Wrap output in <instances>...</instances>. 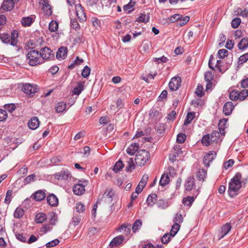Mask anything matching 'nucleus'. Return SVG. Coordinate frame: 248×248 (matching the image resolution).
Returning <instances> with one entry per match:
<instances>
[{
	"label": "nucleus",
	"instance_id": "nucleus-42",
	"mask_svg": "<svg viewBox=\"0 0 248 248\" xmlns=\"http://www.w3.org/2000/svg\"><path fill=\"white\" fill-rule=\"evenodd\" d=\"M127 166L126 167V170L127 171H131L135 168L134 160L132 158H130L127 161Z\"/></svg>",
	"mask_w": 248,
	"mask_h": 248
},
{
	"label": "nucleus",
	"instance_id": "nucleus-23",
	"mask_svg": "<svg viewBox=\"0 0 248 248\" xmlns=\"http://www.w3.org/2000/svg\"><path fill=\"white\" fill-rule=\"evenodd\" d=\"M170 182V178L168 174L163 173L160 178L159 185L162 186H164L168 185Z\"/></svg>",
	"mask_w": 248,
	"mask_h": 248
},
{
	"label": "nucleus",
	"instance_id": "nucleus-45",
	"mask_svg": "<svg viewBox=\"0 0 248 248\" xmlns=\"http://www.w3.org/2000/svg\"><path fill=\"white\" fill-rule=\"evenodd\" d=\"M211 140L214 142L217 141L220 137V133L217 131H214L210 135Z\"/></svg>",
	"mask_w": 248,
	"mask_h": 248
},
{
	"label": "nucleus",
	"instance_id": "nucleus-16",
	"mask_svg": "<svg viewBox=\"0 0 248 248\" xmlns=\"http://www.w3.org/2000/svg\"><path fill=\"white\" fill-rule=\"evenodd\" d=\"M186 190L191 191L195 186V179L193 177H189L186 181L185 185Z\"/></svg>",
	"mask_w": 248,
	"mask_h": 248
},
{
	"label": "nucleus",
	"instance_id": "nucleus-62",
	"mask_svg": "<svg viewBox=\"0 0 248 248\" xmlns=\"http://www.w3.org/2000/svg\"><path fill=\"white\" fill-rule=\"evenodd\" d=\"M36 177L34 174H32L26 177L24 179V183L26 184H29L31 181H33Z\"/></svg>",
	"mask_w": 248,
	"mask_h": 248
},
{
	"label": "nucleus",
	"instance_id": "nucleus-5",
	"mask_svg": "<svg viewBox=\"0 0 248 248\" xmlns=\"http://www.w3.org/2000/svg\"><path fill=\"white\" fill-rule=\"evenodd\" d=\"M71 177V172L67 169H63L61 171L54 174L55 178L59 180H70Z\"/></svg>",
	"mask_w": 248,
	"mask_h": 248
},
{
	"label": "nucleus",
	"instance_id": "nucleus-54",
	"mask_svg": "<svg viewBox=\"0 0 248 248\" xmlns=\"http://www.w3.org/2000/svg\"><path fill=\"white\" fill-rule=\"evenodd\" d=\"M204 78L206 81H211L213 79V74L211 71L207 72L204 74Z\"/></svg>",
	"mask_w": 248,
	"mask_h": 248
},
{
	"label": "nucleus",
	"instance_id": "nucleus-55",
	"mask_svg": "<svg viewBox=\"0 0 248 248\" xmlns=\"http://www.w3.org/2000/svg\"><path fill=\"white\" fill-rule=\"evenodd\" d=\"M148 178V175L146 174H145L143 175L140 180V181L139 183V184L141 185V186L144 187L146 186Z\"/></svg>",
	"mask_w": 248,
	"mask_h": 248
},
{
	"label": "nucleus",
	"instance_id": "nucleus-46",
	"mask_svg": "<svg viewBox=\"0 0 248 248\" xmlns=\"http://www.w3.org/2000/svg\"><path fill=\"white\" fill-rule=\"evenodd\" d=\"M157 205L158 207L165 209L169 206L168 202L164 200H159L157 202Z\"/></svg>",
	"mask_w": 248,
	"mask_h": 248
},
{
	"label": "nucleus",
	"instance_id": "nucleus-6",
	"mask_svg": "<svg viewBox=\"0 0 248 248\" xmlns=\"http://www.w3.org/2000/svg\"><path fill=\"white\" fill-rule=\"evenodd\" d=\"M75 10L77 16L80 22H84L86 20V14L84 12L83 7L81 4H78L75 6Z\"/></svg>",
	"mask_w": 248,
	"mask_h": 248
},
{
	"label": "nucleus",
	"instance_id": "nucleus-13",
	"mask_svg": "<svg viewBox=\"0 0 248 248\" xmlns=\"http://www.w3.org/2000/svg\"><path fill=\"white\" fill-rule=\"evenodd\" d=\"M233 108L234 106L233 103L232 102H227L223 106V113L226 116L230 115L232 113Z\"/></svg>",
	"mask_w": 248,
	"mask_h": 248
},
{
	"label": "nucleus",
	"instance_id": "nucleus-39",
	"mask_svg": "<svg viewBox=\"0 0 248 248\" xmlns=\"http://www.w3.org/2000/svg\"><path fill=\"white\" fill-rule=\"evenodd\" d=\"M124 165L123 163V162L119 160L118 161L116 162L115 164L114 165L113 170L115 172L117 173L119 172L123 167Z\"/></svg>",
	"mask_w": 248,
	"mask_h": 248
},
{
	"label": "nucleus",
	"instance_id": "nucleus-48",
	"mask_svg": "<svg viewBox=\"0 0 248 248\" xmlns=\"http://www.w3.org/2000/svg\"><path fill=\"white\" fill-rule=\"evenodd\" d=\"M241 19L239 18H234L232 21V27L234 29L238 28L241 23Z\"/></svg>",
	"mask_w": 248,
	"mask_h": 248
},
{
	"label": "nucleus",
	"instance_id": "nucleus-21",
	"mask_svg": "<svg viewBox=\"0 0 248 248\" xmlns=\"http://www.w3.org/2000/svg\"><path fill=\"white\" fill-rule=\"evenodd\" d=\"M139 145L138 143H132L131 144L127 149V153L130 155H133L139 149Z\"/></svg>",
	"mask_w": 248,
	"mask_h": 248
},
{
	"label": "nucleus",
	"instance_id": "nucleus-37",
	"mask_svg": "<svg viewBox=\"0 0 248 248\" xmlns=\"http://www.w3.org/2000/svg\"><path fill=\"white\" fill-rule=\"evenodd\" d=\"M202 142L203 145L208 146L211 143L214 142L213 141H211V137L209 134L206 135L204 136L202 139Z\"/></svg>",
	"mask_w": 248,
	"mask_h": 248
},
{
	"label": "nucleus",
	"instance_id": "nucleus-3",
	"mask_svg": "<svg viewBox=\"0 0 248 248\" xmlns=\"http://www.w3.org/2000/svg\"><path fill=\"white\" fill-rule=\"evenodd\" d=\"M150 158V154L145 150L138 151L135 159L137 165L143 166L145 165Z\"/></svg>",
	"mask_w": 248,
	"mask_h": 248
},
{
	"label": "nucleus",
	"instance_id": "nucleus-35",
	"mask_svg": "<svg viewBox=\"0 0 248 248\" xmlns=\"http://www.w3.org/2000/svg\"><path fill=\"white\" fill-rule=\"evenodd\" d=\"M58 27V23L56 21L52 20L49 24L48 29L50 31L54 32L57 31Z\"/></svg>",
	"mask_w": 248,
	"mask_h": 248
},
{
	"label": "nucleus",
	"instance_id": "nucleus-30",
	"mask_svg": "<svg viewBox=\"0 0 248 248\" xmlns=\"http://www.w3.org/2000/svg\"><path fill=\"white\" fill-rule=\"evenodd\" d=\"M195 115V114L193 112H188L186 115V119L184 122V125L186 126L188 124H189L191 122L192 120L194 118Z\"/></svg>",
	"mask_w": 248,
	"mask_h": 248
},
{
	"label": "nucleus",
	"instance_id": "nucleus-47",
	"mask_svg": "<svg viewBox=\"0 0 248 248\" xmlns=\"http://www.w3.org/2000/svg\"><path fill=\"white\" fill-rule=\"evenodd\" d=\"M91 69L88 66H85L82 70L81 75L84 78H87L90 74Z\"/></svg>",
	"mask_w": 248,
	"mask_h": 248
},
{
	"label": "nucleus",
	"instance_id": "nucleus-25",
	"mask_svg": "<svg viewBox=\"0 0 248 248\" xmlns=\"http://www.w3.org/2000/svg\"><path fill=\"white\" fill-rule=\"evenodd\" d=\"M18 36V33L17 31L14 30L12 32L11 37L10 36V40H11L10 42L11 45L15 46L17 44Z\"/></svg>",
	"mask_w": 248,
	"mask_h": 248
},
{
	"label": "nucleus",
	"instance_id": "nucleus-4",
	"mask_svg": "<svg viewBox=\"0 0 248 248\" xmlns=\"http://www.w3.org/2000/svg\"><path fill=\"white\" fill-rule=\"evenodd\" d=\"M41 58L43 59V63L45 61H48L54 57L53 51L48 47H44L39 52Z\"/></svg>",
	"mask_w": 248,
	"mask_h": 248
},
{
	"label": "nucleus",
	"instance_id": "nucleus-40",
	"mask_svg": "<svg viewBox=\"0 0 248 248\" xmlns=\"http://www.w3.org/2000/svg\"><path fill=\"white\" fill-rule=\"evenodd\" d=\"M194 201V198L192 196H188L186 198H184L183 199V203L185 205L190 206L191 204Z\"/></svg>",
	"mask_w": 248,
	"mask_h": 248
},
{
	"label": "nucleus",
	"instance_id": "nucleus-34",
	"mask_svg": "<svg viewBox=\"0 0 248 248\" xmlns=\"http://www.w3.org/2000/svg\"><path fill=\"white\" fill-rule=\"evenodd\" d=\"M207 175V171L204 169H200L197 172V176L199 180H204Z\"/></svg>",
	"mask_w": 248,
	"mask_h": 248
},
{
	"label": "nucleus",
	"instance_id": "nucleus-11",
	"mask_svg": "<svg viewBox=\"0 0 248 248\" xmlns=\"http://www.w3.org/2000/svg\"><path fill=\"white\" fill-rule=\"evenodd\" d=\"M216 153L215 151H210L206 154L203 159L204 165L208 167H209V164L216 157Z\"/></svg>",
	"mask_w": 248,
	"mask_h": 248
},
{
	"label": "nucleus",
	"instance_id": "nucleus-20",
	"mask_svg": "<svg viewBox=\"0 0 248 248\" xmlns=\"http://www.w3.org/2000/svg\"><path fill=\"white\" fill-rule=\"evenodd\" d=\"M131 226L130 224H124L122 225L117 230L120 231L121 232H123L126 235H128L131 232Z\"/></svg>",
	"mask_w": 248,
	"mask_h": 248
},
{
	"label": "nucleus",
	"instance_id": "nucleus-14",
	"mask_svg": "<svg viewBox=\"0 0 248 248\" xmlns=\"http://www.w3.org/2000/svg\"><path fill=\"white\" fill-rule=\"evenodd\" d=\"M40 124V122L37 117H33L28 122L29 128L32 130H35L38 127Z\"/></svg>",
	"mask_w": 248,
	"mask_h": 248
},
{
	"label": "nucleus",
	"instance_id": "nucleus-9",
	"mask_svg": "<svg viewBox=\"0 0 248 248\" xmlns=\"http://www.w3.org/2000/svg\"><path fill=\"white\" fill-rule=\"evenodd\" d=\"M88 184L87 181H82V183H78L75 185L73 187L74 193L77 195L82 194L85 191V186Z\"/></svg>",
	"mask_w": 248,
	"mask_h": 248
},
{
	"label": "nucleus",
	"instance_id": "nucleus-24",
	"mask_svg": "<svg viewBox=\"0 0 248 248\" xmlns=\"http://www.w3.org/2000/svg\"><path fill=\"white\" fill-rule=\"evenodd\" d=\"M85 82L82 81L78 83L77 86L74 88L73 93L74 94L79 95L84 89Z\"/></svg>",
	"mask_w": 248,
	"mask_h": 248
},
{
	"label": "nucleus",
	"instance_id": "nucleus-7",
	"mask_svg": "<svg viewBox=\"0 0 248 248\" xmlns=\"http://www.w3.org/2000/svg\"><path fill=\"white\" fill-rule=\"evenodd\" d=\"M181 78L179 77L172 78L169 84V87L171 91L177 90L180 86Z\"/></svg>",
	"mask_w": 248,
	"mask_h": 248
},
{
	"label": "nucleus",
	"instance_id": "nucleus-51",
	"mask_svg": "<svg viewBox=\"0 0 248 248\" xmlns=\"http://www.w3.org/2000/svg\"><path fill=\"white\" fill-rule=\"evenodd\" d=\"M70 25L71 28L78 30L79 29L80 26L76 19H71Z\"/></svg>",
	"mask_w": 248,
	"mask_h": 248
},
{
	"label": "nucleus",
	"instance_id": "nucleus-10",
	"mask_svg": "<svg viewBox=\"0 0 248 248\" xmlns=\"http://www.w3.org/2000/svg\"><path fill=\"white\" fill-rule=\"evenodd\" d=\"M22 89L25 93L31 96L36 93L37 91L36 86L30 83H25L24 84Z\"/></svg>",
	"mask_w": 248,
	"mask_h": 248
},
{
	"label": "nucleus",
	"instance_id": "nucleus-44",
	"mask_svg": "<svg viewBox=\"0 0 248 248\" xmlns=\"http://www.w3.org/2000/svg\"><path fill=\"white\" fill-rule=\"evenodd\" d=\"M180 225L173 224L170 233L172 237H174L180 228Z\"/></svg>",
	"mask_w": 248,
	"mask_h": 248
},
{
	"label": "nucleus",
	"instance_id": "nucleus-61",
	"mask_svg": "<svg viewBox=\"0 0 248 248\" xmlns=\"http://www.w3.org/2000/svg\"><path fill=\"white\" fill-rule=\"evenodd\" d=\"M168 60V58L164 56L160 58H155L154 59V61L157 63L167 62Z\"/></svg>",
	"mask_w": 248,
	"mask_h": 248
},
{
	"label": "nucleus",
	"instance_id": "nucleus-60",
	"mask_svg": "<svg viewBox=\"0 0 248 248\" xmlns=\"http://www.w3.org/2000/svg\"><path fill=\"white\" fill-rule=\"evenodd\" d=\"M13 194V191L12 190H9L6 193V197L5 198V202L9 204L11 202V198Z\"/></svg>",
	"mask_w": 248,
	"mask_h": 248
},
{
	"label": "nucleus",
	"instance_id": "nucleus-52",
	"mask_svg": "<svg viewBox=\"0 0 248 248\" xmlns=\"http://www.w3.org/2000/svg\"><path fill=\"white\" fill-rule=\"evenodd\" d=\"M76 209L78 212L81 213L85 210V207L81 202H79L76 204Z\"/></svg>",
	"mask_w": 248,
	"mask_h": 248
},
{
	"label": "nucleus",
	"instance_id": "nucleus-26",
	"mask_svg": "<svg viewBox=\"0 0 248 248\" xmlns=\"http://www.w3.org/2000/svg\"><path fill=\"white\" fill-rule=\"evenodd\" d=\"M46 219V216L43 213L37 214L35 217V220L36 223H41Z\"/></svg>",
	"mask_w": 248,
	"mask_h": 248
},
{
	"label": "nucleus",
	"instance_id": "nucleus-29",
	"mask_svg": "<svg viewBox=\"0 0 248 248\" xmlns=\"http://www.w3.org/2000/svg\"><path fill=\"white\" fill-rule=\"evenodd\" d=\"M32 22V18L30 16L23 17L21 20L22 24L24 27L29 26Z\"/></svg>",
	"mask_w": 248,
	"mask_h": 248
},
{
	"label": "nucleus",
	"instance_id": "nucleus-31",
	"mask_svg": "<svg viewBox=\"0 0 248 248\" xmlns=\"http://www.w3.org/2000/svg\"><path fill=\"white\" fill-rule=\"evenodd\" d=\"M238 47L239 49H244L248 47V39L243 38L238 44Z\"/></svg>",
	"mask_w": 248,
	"mask_h": 248
},
{
	"label": "nucleus",
	"instance_id": "nucleus-59",
	"mask_svg": "<svg viewBox=\"0 0 248 248\" xmlns=\"http://www.w3.org/2000/svg\"><path fill=\"white\" fill-rule=\"evenodd\" d=\"M4 107L5 109L10 112H12L16 109L15 105L14 104H6Z\"/></svg>",
	"mask_w": 248,
	"mask_h": 248
},
{
	"label": "nucleus",
	"instance_id": "nucleus-43",
	"mask_svg": "<svg viewBox=\"0 0 248 248\" xmlns=\"http://www.w3.org/2000/svg\"><path fill=\"white\" fill-rule=\"evenodd\" d=\"M142 225V221L140 219H138L133 224L132 231L134 232L137 231Z\"/></svg>",
	"mask_w": 248,
	"mask_h": 248
},
{
	"label": "nucleus",
	"instance_id": "nucleus-50",
	"mask_svg": "<svg viewBox=\"0 0 248 248\" xmlns=\"http://www.w3.org/2000/svg\"><path fill=\"white\" fill-rule=\"evenodd\" d=\"M170 236H171L169 233L164 234L161 238L162 243L164 244H168L170 240Z\"/></svg>",
	"mask_w": 248,
	"mask_h": 248
},
{
	"label": "nucleus",
	"instance_id": "nucleus-22",
	"mask_svg": "<svg viewBox=\"0 0 248 248\" xmlns=\"http://www.w3.org/2000/svg\"><path fill=\"white\" fill-rule=\"evenodd\" d=\"M45 197L46 193L42 190L36 191L33 195V198L36 201H41L44 200Z\"/></svg>",
	"mask_w": 248,
	"mask_h": 248
},
{
	"label": "nucleus",
	"instance_id": "nucleus-33",
	"mask_svg": "<svg viewBox=\"0 0 248 248\" xmlns=\"http://www.w3.org/2000/svg\"><path fill=\"white\" fill-rule=\"evenodd\" d=\"M183 221V218L182 217V215L179 213H177L175 215L173 219V222L174 224L176 225H180L181 223Z\"/></svg>",
	"mask_w": 248,
	"mask_h": 248
},
{
	"label": "nucleus",
	"instance_id": "nucleus-15",
	"mask_svg": "<svg viewBox=\"0 0 248 248\" xmlns=\"http://www.w3.org/2000/svg\"><path fill=\"white\" fill-rule=\"evenodd\" d=\"M67 48L66 47H61L57 52L56 58L59 59H64L67 56Z\"/></svg>",
	"mask_w": 248,
	"mask_h": 248
},
{
	"label": "nucleus",
	"instance_id": "nucleus-58",
	"mask_svg": "<svg viewBox=\"0 0 248 248\" xmlns=\"http://www.w3.org/2000/svg\"><path fill=\"white\" fill-rule=\"evenodd\" d=\"M59 240L56 239L49 242L47 243L46 244V246L47 248H52L57 245L59 243Z\"/></svg>",
	"mask_w": 248,
	"mask_h": 248
},
{
	"label": "nucleus",
	"instance_id": "nucleus-2",
	"mask_svg": "<svg viewBox=\"0 0 248 248\" xmlns=\"http://www.w3.org/2000/svg\"><path fill=\"white\" fill-rule=\"evenodd\" d=\"M27 58L29 64L32 66L43 63V59L37 50H31L27 54Z\"/></svg>",
	"mask_w": 248,
	"mask_h": 248
},
{
	"label": "nucleus",
	"instance_id": "nucleus-49",
	"mask_svg": "<svg viewBox=\"0 0 248 248\" xmlns=\"http://www.w3.org/2000/svg\"><path fill=\"white\" fill-rule=\"evenodd\" d=\"M186 136L185 134L179 133L177 135L176 141L178 143H182L185 142Z\"/></svg>",
	"mask_w": 248,
	"mask_h": 248
},
{
	"label": "nucleus",
	"instance_id": "nucleus-12",
	"mask_svg": "<svg viewBox=\"0 0 248 248\" xmlns=\"http://www.w3.org/2000/svg\"><path fill=\"white\" fill-rule=\"evenodd\" d=\"M15 6V3L12 0H4L0 8V13H2V10L10 11L13 9Z\"/></svg>",
	"mask_w": 248,
	"mask_h": 248
},
{
	"label": "nucleus",
	"instance_id": "nucleus-27",
	"mask_svg": "<svg viewBox=\"0 0 248 248\" xmlns=\"http://www.w3.org/2000/svg\"><path fill=\"white\" fill-rule=\"evenodd\" d=\"M157 196L155 194H152L148 196L147 199V203L149 206H152L156 201Z\"/></svg>",
	"mask_w": 248,
	"mask_h": 248
},
{
	"label": "nucleus",
	"instance_id": "nucleus-18",
	"mask_svg": "<svg viewBox=\"0 0 248 248\" xmlns=\"http://www.w3.org/2000/svg\"><path fill=\"white\" fill-rule=\"evenodd\" d=\"M124 239V237L122 235H119L115 237L110 242L109 246L112 247H116L122 243Z\"/></svg>",
	"mask_w": 248,
	"mask_h": 248
},
{
	"label": "nucleus",
	"instance_id": "nucleus-32",
	"mask_svg": "<svg viewBox=\"0 0 248 248\" xmlns=\"http://www.w3.org/2000/svg\"><path fill=\"white\" fill-rule=\"evenodd\" d=\"M66 105L65 103L62 102L58 103L56 106V111L58 113L62 112L65 110Z\"/></svg>",
	"mask_w": 248,
	"mask_h": 248
},
{
	"label": "nucleus",
	"instance_id": "nucleus-57",
	"mask_svg": "<svg viewBox=\"0 0 248 248\" xmlns=\"http://www.w3.org/2000/svg\"><path fill=\"white\" fill-rule=\"evenodd\" d=\"M203 89V87L202 85H198L195 91V93L200 97H202L204 94Z\"/></svg>",
	"mask_w": 248,
	"mask_h": 248
},
{
	"label": "nucleus",
	"instance_id": "nucleus-53",
	"mask_svg": "<svg viewBox=\"0 0 248 248\" xmlns=\"http://www.w3.org/2000/svg\"><path fill=\"white\" fill-rule=\"evenodd\" d=\"M217 54L219 58L222 59L228 56V51L225 49H221L218 51Z\"/></svg>",
	"mask_w": 248,
	"mask_h": 248
},
{
	"label": "nucleus",
	"instance_id": "nucleus-63",
	"mask_svg": "<svg viewBox=\"0 0 248 248\" xmlns=\"http://www.w3.org/2000/svg\"><path fill=\"white\" fill-rule=\"evenodd\" d=\"M52 229V228L50 226V224H44L42 228L41 231L46 233L50 231Z\"/></svg>",
	"mask_w": 248,
	"mask_h": 248
},
{
	"label": "nucleus",
	"instance_id": "nucleus-1",
	"mask_svg": "<svg viewBox=\"0 0 248 248\" xmlns=\"http://www.w3.org/2000/svg\"><path fill=\"white\" fill-rule=\"evenodd\" d=\"M241 177V174L237 172L229 182L228 194L231 197L233 198L236 196L242 187V182L240 181Z\"/></svg>",
	"mask_w": 248,
	"mask_h": 248
},
{
	"label": "nucleus",
	"instance_id": "nucleus-28",
	"mask_svg": "<svg viewBox=\"0 0 248 248\" xmlns=\"http://www.w3.org/2000/svg\"><path fill=\"white\" fill-rule=\"evenodd\" d=\"M0 39L5 44H10L11 40H10V35L8 33H0Z\"/></svg>",
	"mask_w": 248,
	"mask_h": 248
},
{
	"label": "nucleus",
	"instance_id": "nucleus-36",
	"mask_svg": "<svg viewBox=\"0 0 248 248\" xmlns=\"http://www.w3.org/2000/svg\"><path fill=\"white\" fill-rule=\"evenodd\" d=\"M230 99L232 101L240 100V92L238 91H232L230 93Z\"/></svg>",
	"mask_w": 248,
	"mask_h": 248
},
{
	"label": "nucleus",
	"instance_id": "nucleus-56",
	"mask_svg": "<svg viewBox=\"0 0 248 248\" xmlns=\"http://www.w3.org/2000/svg\"><path fill=\"white\" fill-rule=\"evenodd\" d=\"M248 96V90H243L240 93V101L245 100Z\"/></svg>",
	"mask_w": 248,
	"mask_h": 248
},
{
	"label": "nucleus",
	"instance_id": "nucleus-41",
	"mask_svg": "<svg viewBox=\"0 0 248 248\" xmlns=\"http://www.w3.org/2000/svg\"><path fill=\"white\" fill-rule=\"evenodd\" d=\"M149 19V16L146 15L145 14L141 13L139 17L137 19L136 21L139 22L147 23Z\"/></svg>",
	"mask_w": 248,
	"mask_h": 248
},
{
	"label": "nucleus",
	"instance_id": "nucleus-19",
	"mask_svg": "<svg viewBox=\"0 0 248 248\" xmlns=\"http://www.w3.org/2000/svg\"><path fill=\"white\" fill-rule=\"evenodd\" d=\"M47 202L51 206H56L58 204V199L54 194H51L47 197Z\"/></svg>",
	"mask_w": 248,
	"mask_h": 248
},
{
	"label": "nucleus",
	"instance_id": "nucleus-17",
	"mask_svg": "<svg viewBox=\"0 0 248 248\" xmlns=\"http://www.w3.org/2000/svg\"><path fill=\"white\" fill-rule=\"evenodd\" d=\"M40 3L42 4L43 6V9L46 12V15H50L52 14V11L48 0H40Z\"/></svg>",
	"mask_w": 248,
	"mask_h": 248
},
{
	"label": "nucleus",
	"instance_id": "nucleus-8",
	"mask_svg": "<svg viewBox=\"0 0 248 248\" xmlns=\"http://www.w3.org/2000/svg\"><path fill=\"white\" fill-rule=\"evenodd\" d=\"M232 226L230 223H226L222 226L220 230L218 232L217 237L218 240H220L226 235L231 231Z\"/></svg>",
	"mask_w": 248,
	"mask_h": 248
},
{
	"label": "nucleus",
	"instance_id": "nucleus-64",
	"mask_svg": "<svg viewBox=\"0 0 248 248\" xmlns=\"http://www.w3.org/2000/svg\"><path fill=\"white\" fill-rule=\"evenodd\" d=\"M7 114L5 110L0 109V121H3L6 119Z\"/></svg>",
	"mask_w": 248,
	"mask_h": 248
},
{
	"label": "nucleus",
	"instance_id": "nucleus-38",
	"mask_svg": "<svg viewBox=\"0 0 248 248\" xmlns=\"http://www.w3.org/2000/svg\"><path fill=\"white\" fill-rule=\"evenodd\" d=\"M24 214V210L21 208L17 207L14 212V217L17 218L22 217Z\"/></svg>",
	"mask_w": 248,
	"mask_h": 248
}]
</instances>
